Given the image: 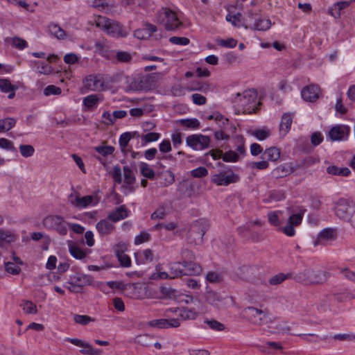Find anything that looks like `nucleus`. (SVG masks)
<instances>
[{"label": "nucleus", "mask_w": 355, "mask_h": 355, "mask_svg": "<svg viewBox=\"0 0 355 355\" xmlns=\"http://www.w3.org/2000/svg\"><path fill=\"white\" fill-rule=\"evenodd\" d=\"M257 92L254 89H248L242 94L237 93L234 98V103L243 108V112L250 113L257 109Z\"/></svg>", "instance_id": "f257e3e1"}, {"label": "nucleus", "mask_w": 355, "mask_h": 355, "mask_svg": "<svg viewBox=\"0 0 355 355\" xmlns=\"http://www.w3.org/2000/svg\"><path fill=\"white\" fill-rule=\"evenodd\" d=\"M96 26L112 37H125L128 35V32L120 23L105 17H98L96 21Z\"/></svg>", "instance_id": "f03ea898"}, {"label": "nucleus", "mask_w": 355, "mask_h": 355, "mask_svg": "<svg viewBox=\"0 0 355 355\" xmlns=\"http://www.w3.org/2000/svg\"><path fill=\"white\" fill-rule=\"evenodd\" d=\"M242 25L244 26L245 28L264 31L270 28L271 22L270 19L262 18L257 13L249 11L243 19Z\"/></svg>", "instance_id": "7ed1b4c3"}, {"label": "nucleus", "mask_w": 355, "mask_h": 355, "mask_svg": "<svg viewBox=\"0 0 355 355\" xmlns=\"http://www.w3.org/2000/svg\"><path fill=\"white\" fill-rule=\"evenodd\" d=\"M43 225L46 228L55 230L59 234L64 236L67 234L69 223L61 216L49 215L44 218Z\"/></svg>", "instance_id": "20e7f679"}, {"label": "nucleus", "mask_w": 355, "mask_h": 355, "mask_svg": "<svg viewBox=\"0 0 355 355\" xmlns=\"http://www.w3.org/2000/svg\"><path fill=\"white\" fill-rule=\"evenodd\" d=\"M335 214L342 220H349L355 211V201L352 199L341 198L334 203Z\"/></svg>", "instance_id": "39448f33"}, {"label": "nucleus", "mask_w": 355, "mask_h": 355, "mask_svg": "<svg viewBox=\"0 0 355 355\" xmlns=\"http://www.w3.org/2000/svg\"><path fill=\"white\" fill-rule=\"evenodd\" d=\"M158 21L168 31H176L182 26L176 13L170 9H164L160 12Z\"/></svg>", "instance_id": "423d86ee"}, {"label": "nucleus", "mask_w": 355, "mask_h": 355, "mask_svg": "<svg viewBox=\"0 0 355 355\" xmlns=\"http://www.w3.org/2000/svg\"><path fill=\"white\" fill-rule=\"evenodd\" d=\"M243 317L250 323L261 326L266 322V313L254 306H247L242 311Z\"/></svg>", "instance_id": "0eeeda50"}, {"label": "nucleus", "mask_w": 355, "mask_h": 355, "mask_svg": "<svg viewBox=\"0 0 355 355\" xmlns=\"http://www.w3.org/2000/svg\"><path fill=\"white\" fill-rule=\"evenodd\" d=\"M239 177L234 173L231 168L220 171L219 173L211 175L212 183L218 186H227L232 183L238 182Z\"/></svg>", "instance_id": "6e6552de"}, {"label": "nucleus", "mask_w": 355, "mask_h": 355, "mask_svg": "<svg viewBox=\"0 0 355 355\" xmlns=\"http://www.w3.org/2000/svg\"><path fill=\"white\" fill-rule=\"evenodd\" d=\"M210 141L209 136L201 134L191 135L186 138L187 145L194 150H202L208 148Z\"/></svg>", "instance_id": "1a4fd4ad"}, {"label": "nucleus", "mask_w": 355, "mask_h": 355, "mask_svg": "<svg viewBox=\"0 0 355 355\" xmlns=\"http://www.w3.org/2000/svg\"><path fill=\"white\" fill-rule=\"evenodd\" d=\"M69 202L72 206L78 209H83L89 205H96L99 202V198L96 195L79 197L71 193L69 196Z\"/></svg>", "instance_id": "9d476101"}, {"label": "nucleus", "mask_w": 355, "mask_h": 355, "mask_svg": "<svg viewBox=\"0 0 355 355\" xmlns=\"http://www.w3.org/2000/svg\"><path fill=\"white\" fill-rule=\"evenodd\" d=\"M84 87L89 91H103L105 89L104 80L101 74H90L83 80Z\"/></svg>", "instance_id": "9b49d317"}, {"label": "nucleus", "mask_w": 355, "mask_h": 355, "mask_svg": "<svg viewBox=\"0 0 355 355\" xmlns=\"http://www.w3.org/2000/svg\"><path fill=\"white\" fill-rule=\"evenodd\" d=\"M350 128L346 125H336L332 127L327 135L331 141L346 140L349 135Z\"/></svg>", "instance_id": "f8f14e48"}, {"label": "nucleus", "mask_w": 355, "mask_h": 355, "mask_svg": "<svg viewBox=\"0 0 355 355\" xmlns=\"http://www.w3.org/2000/svg\"><path fill=\"white\" fill-rule=\"evenodd\" d=\"M66 341H68L73 345L83 348L80 350V352L84 355H101L102 350L100 349H94L92 345L78 338H66Z\"/></svg>", "instance_id": "ddd939ff"}, {"label": "nucleus", "mask_w": 355, "mask_h": 355, "mask_svg": "<svg viewBox=\"0 0 355 355\" xmlns=\"http://www.w3.org/2000/svg\"><path fill=\"white\" fill-rule=\"evenodd\" d=\"M148 324L150 327L158 329L176 328L180 327V320L179 318H160L152 320Z\"/></svg>", "instance_id": "4468645a"}, {"label": "nucleus", "mask_w": 355, "mask_h": 355, "mask_svg": "<svg viewBox=\"0 0 355 355\" xmlns=\"http://www.w3.org/2000/svg\"><path fill=\"white\" fill-rule=\"evenodd\" d=\"M302 164H297L292 166L291 164L285 163L279 165L273 169L272 174V176L277 179L282 178L287 176L288 175L294 173L297 168H300Z\"/></svg>", "instance_id": "2eb2a0df"}, {"label": "nucleus", "mask_w": 355, "mask_h": 355, "mask_svg": "<svg viewBox=\"0 0 355 355\" xmlns=\"http://www.w3.org/2000/svg\"><path fill=\"white\" fill-rule=\"evenodd\" d=\"M69 279L74 284H77L78 286L83 289V286H91L94 284V279L92 276L89 275H85L83 273H75L70 275Z\"/></svg>", "instance_id": "dca6fc26"}, {"label": "nucleus", "mask_w": 355, "mask_h": 355, "mask_svg": "<svg viewBox=\"0 0 355 355\" xmlns=\"http://www.w3.org/2000/svg\"><path fill=\"white\" fill-rule=\"evenodd\" d=\"M319 92V87L317 85H311L302 89L301 95L304 101L313 102L318 98Z\"/></svg>", "instance_id": "f3484780"}, {"label": "nucleus", "mask_w": 355, "mask_h": 355, "mask_svg": "<svg viewBox=\"0 0 355 355\" xmlns=\"http://www.w3.org/2000/svg\"><path fill=\"white\" fill-rule=\"evenodd\" d=\"M309 284H319L324 283L327 279V272L323 270H313L309 268Z\"/></svg>", "instance_id": "a211bd4d"}, {"label": "nucleus", "mask_w": 355, "mask_h": 355, "mask_svg": "<svg viewBox=\"0 0 355 355\" xmlns=\"http://www.w3.org/2000/svg\"><path fill=\"white\" fill-rule=\"evenodd\" d=\"M103 101L101 94H90L83 98V105L89 110H93L96 108L98 103Z\"/></svg>", "instance_id": "6ab92c4d"}, {"label": "nucleus", "mask_w": 355, "mask_h": 355, "mask_svg": "<svg viewBox=\"0 0 355 355\" xmlns=\"http://www.w3.org/2000/svg\"><path fill=\"white\" fill-rule=\"evenodd\" d=\"M110 221L107 218L101 220L96 223V229L101 234L107 235L113 232L115 227Z\"/></svg>", "instance_id": "aec40b11"}, {"label": "nucleus", "mask_w": 355, "mask_h": 355, "mask_svg": "<svg viewBox=\"0 0 355 355\" xmlns=\"http://www.w3.org/2000/svg\"><path fill=\"white\" fill-rule=\"evenodd\" d=\"M209 227V223L206 219H199L196 220L191 227V231L198 232L200 235V239H202V236L205 235V232L208 230Z\"/></svg>", "instance_id": "412c9836"}, {"label": "nucleus", "mask_w": 355, "mask_h": 355, "mask_svg": "<svg viewBox=\"0 0 355 355\" xmlns=\"http://www.w3.org/2000/svg\"><path fill=\"white\" fill-rule=\"evenodd\" d=\"M135 258L137 264H144L153 259V253L150 249L138 251L135 253Z\"/></svg>", "instance_id": "4be33fe9"}, {"label": "nucleus", "mask_w": 355, "mask_h": 355, "mask_svg": "<svg viewBox=\"0 0 355 355\" xmlns=\"http://www.w3.org/2000/svg\"><path fill=\"white\" fill-rule=\"evenodd\" d=\"M128 216V211L124 205L116 207L114 211H111L107 218L112 222H117L127 218Z\"/></svg>", "instance_id": "5701e85b"}, {"label": "nucleus", "mask_w": 355, "mask_h": 355, "mask_svg": "<svg viewBox=\"0 0 355 355\" xmlns=\"http://www.w3.org/2000/svg\"><path fill=\"white\" fill-rule=\"evenodd\" d=\"M280 155L281 152L279 148L276 147H270L263 152L261 158L262 159H266L268 162H275L279 159Z\"/></svg>", "instance_id": "b1692460"}, {"label": "nucleus", "mask_w": 355, "mask_h": 355, "mask_svg": "<svg viewBox=\"0 0 355 355\" xmlns=\"http://www.w3.org/2000/svg\"><path fill=\"white\" fill-rule=\"evenodd\" d=\"M182 262L186 275H196L201 272L202 268L198 264L186 260H182Z\"/></svg>", "instance_id": "393cba45"}, {"label": "nucleus", "mask_w": 355, "mask_h": 355, "mask_svg": "<svg viewBox=\"0 0 355 355\" xmlns=\"http://www.w3.org/2000/svg\"><path fill=\"white\" fill-rule=\"evenodd\" d=\"M335 238V230L331 228H325L322 230L318 234L317 240L314 245H317L322 243L324 241L332 240Z\"/></svg>", "instance_id": "a878e982"}, {"label": "nucleus", "mask_w": 355, "mask_h": 355, "mask_svg": "<svg viewBox=\"0 0 355 355\" xmlns=\"http://www.w3.org/2000/svg\"><path fill=\"white\" fill-rule=\"evenodd\" d=\"M293 118L290 114H283L279 125L280 134L285 136L291 129Z\"/></svg>", "instance_id": "bb28decb"}, {"label": "nucleus", "mask_w": 355, "mask_h": 355, "mask_svg": "<svg viewBox=\"0 0 355 355\" xmlns=\"http://www.w3.org/2000/svg\"><path fill=\"white\" fill-rule=\"evenodd\" d=\"M181 266H182V262H175L171 265L170 270H169V278L175 279L180 277L183 275H186L184 274L185 271L184 268H181Z\"/></svg>", "instance_id": "cd10ccee"}, {"label": "nucleus", "mask_w": 355, "mask_h": 355, "mask_svg": "<svg viewBox=\"0 0 355 355\" xmlns=\"http://www.w3.org/2000/svg\"><path fill=\"white\" fill-rule=\"evenodd\" d=\"M351 4V1H339L334 4L329 13L336 18L340 17V10L347 8Z\"/></svg>", "instance_id": "c85d7f7f"}, {"label": "nucleus", "mask_w": 355, "mask_h": 355, "mask_svg": "<svg viewBox=\"0 0 355 355\" xmlns=\"http://www.w3.org/2000/svg\"><path fill=\"white\" fill-rule=\"evenodd\" d=\"M177 123L188 129L196 130L198 129L200 126V121L196 118L180 119Z\"/></svg>", "instance_id": "c756f323"}, {"label": "nucleus", "mask_w": 355, "mask_h": 355, "mask_svg": "<svg viewBox=\"0 0 355 355\" xmlns=\"http://www.w3.org/2000/svg\"><path fill=\"white\" fill-rule=\"evenodd\" d=\"M327 172L330 175H340L345 177L348 176L351 173L350 170L347 167L339 168L334 165L329 166L327 168Z\"/></svg>", "instance_id": "7c9ffc66"}, {"label": "nucleus", "mask_w": 355, "mask_h": 355, "mask_svg": "<svg viewBox=\"0 0 355 355\" xmlns=\"http://www.w3.org/2000/svg\"><path fill=\"white\" fill-rule=\"evenodd\" d=\"M139 168L141 173L144 177L148 178L150 180H153L155 178V171L149 166L148 164L141 162L139 163Z\"/></svg>", "instance_id": "2f4dec72"}, {"label": "nucleus", "mask_w": 355, "mask_h": 355, "mask_svg": "<svg viewBox=\"0 0 355 355\" xmlns=\"http://www.w3.org/2000/svg\"><path fill=\"white\" fill-rule=\"evenodd\" d=\"M198 315L195 310L188 308H181L178 316L183 320H194Z\"/></svg>", "instance_id": "473e14b6"}, {"label": "nucleus", "mask_w": 355, "mask_h": 355, "mask_svg": "<svg viewBox=\"0 0 355 355\" xmlns=\"http://www.w3.org/2000/svg\"><path fill=\"white\" fill-rule=\"evenodd\" d=\"M222 300V296L216 292L210 291L206 294L207 302L213 306H218Z\"/></svg>", "instance_id": "72a5a7b5"}, {"label": "nucleus", "mask_w": 355, "mask_h": 355, "mask_svg": "<svg viewBox=\"0 0 355 355\" xmlns=\"http://www.w3.org/2000/svg\"><path fill=\"white\" fill-rule=\"evenodd\" d=\"M20 306L26 314H35L37 312L36 304L29 300H23Z\"/></svg>", "instance_id": "f704fd0d"}, {"label": "nucleus", "mask_w": 355, "mask_h": 355, "mask_svg": "<svg viewBox=\"0 0 355 355\" xmlns=\"http://www.w3.org/2000/svg\"><path fill=\"white\" fill-rule=\"evenodd\" d=\"M132 139L131 132H126L123 133L119 137V145L122 152L125 154L129 150L126 148L128 145L130 140Z\"/></svg>", "instance_id": "c9c22d12"}, {"label": "nucleus", "mask_w": 355, "mask_h": 355, "mask_svg": "<svg viewBox=\"0 0 355 355\" xmlns=\"http://www.w3.org/2000/svg\"><path fill=\"white\" fill-rule=\"evenodd\" d=\"M51 33L59 40L64 39L66 36L65 31L58 25L52 24L49 26Z\"/></svg>", "instance_id": "e433bc0d"}, {"label": "nucleus", "mask_w": 355, "mask_h": 355, "mask_svg": "<svg viewBox=\"0 0 355 355\" xmlns=\"http://www.w3.org/2000/svg\"><path fill=\"white\" fill-rule=\"evenodd\" d=\"M161 177L162 178H164V181L161 182L163 187H168L175 182V175L171 170H166L162 172Z\"/></svg>", "instance_id": "4c0bfd02"}, {"label": "nucleus", "mask_w": 355, "mask_h": 355, "mask_svg": "<svg viewBox=\"0 0 355 355\" xmlns=\"http://www.w3.org/2000/svg\"><path fill=\"white\" fill-rule=\"evenodd\" d=\"M309 268L305 269L304 270L298 273H296L293 277V279L299 283L309 285Z\"/></svg>", "instance_id": "58836bf2"}, {"label": "nucleus", "mask_w": 355, "mask_h": 355, "mask_svg": "<svg viewBox=\"0 0 355 355\" xmlns=\"http://www.w3.org/2000/svg\"><path fill=\"white\" fill-rule=\"evenodd\" d=\"M124 182L128 186L132 185L136 180L135 176L133 174L131 168L128 166H123Z\"/></svg>", "instance_id": "ea45409f"}, {"label": "nucleus", "mask_w": 355, "mask_h": 355, "mask_svg": "<svg viewBox=\"0 0 355 355\" xmlns=\"http://www.w3.org/2000/svg\"><path fill=\"white\" fill-rule=\"evenodd\" d=\"M69 252L71 255L77 259H82L86 256L85 251L75 244L69 245Z\"/></svg>", "instance_id": "a19ab883"}, {"label": "nucleus", "mask_w": 355, "mask_h": 355, "mask_svg": "<svg viewBox=\"0 0 355 355\" xmlns=\"http://www.w3.org/2000/svg\"><path fill=\"white\" fill-rule=\"evenodd\" d=\"M16 237L9 232H5L0 230V245L2 246L4 243H10L15 241Z\"/></svg>", "instance_id": "79ce46f5"}, {"label": "nucleus", "mask_w": 355, "mask_h": 355, "mask_svg": "<svg viewBox=\"0 0 355 355\" xmlns=\"http://www.w3.org/2000/svg\"><path fill=\"white\" fill-rule=\"evenodd\" d=\"M15 120L12 118L0 120V132L10 130L15 126Z\"/></svg>", "instance_id": "37998d69"}, {"label": "nucleus", "mask_w": 355, "mask_h": 355, "mask_svg": "<svg viewBox=\"0 0 355 355\" xmlns=\"http://www.w3.org/2000/svg\"><path fill=\"white\" fill-rule=\"evenodd\" d=\"M17 87L12 85L8 79H0V89L2 92L8 93L17 89Z\"/></svg>", "instance_id": "c03bdc74"}, {"label": "nucleus", "mask_w": 355, "mask_h": 355, "mask_svg": "<svg viewBox=\"0 0 355 355\" xmlns=\"http://www.w3.org/2000/svg\"><path fill=\"white\" fill-rule=\"evenodd\" d=\"M150 80V77H144L139 80L137 85L136 82L132 83L130 87L132 89L135 90L147 89L149 88V86L147 84Z\"/></svg>", "instance_id": "a18cd8bd"}, {"label": "nucleus", "mask_w": 355, "mask_h": 355, "mask_svg": "<svg viewBox=\"0 0 355 355\" xmlns=\"http://www.w3.org/2000/svg\"><path fill=\"white\" fill-rule=\"evenodd\" d=\"M290 277L291 274L289 273H279L277 275H275L269 279V284L270 285H278L282 283L286 279L290 278Z\"/></svg>", "instance_id": "49530a36"}, {"label": "nucleus", "mask_w": 355, "mask_h": 355, "mask_svg": "<svg viewBox=\"0 0 355 355\" xmlns=\"http://www.w3.org/2000/svg\"><path fill=\"white\" fill-rule=\"evenodd\" d=\"M35 65L37 66V70L40 73L49 74L53 71L51 66L47 62L37 61L35 62Z\"/></svg>", "instance_id": "de8ad7c7"}, {"label": "nucleus", "mask_w": 355, "mask_h": 355, "mask_svg": "<svg viewBox=\"0 0 355 355\" xmlns=\"http://www.w3.org/2000/svg\"><path fill=\"white\" fill-rule=\"evenodd\" d=\"M305 210H300V211L297 214H292L289 216L288 222L292 224L294 226H297L301 224L303 215L304 214Z\"/></svg>", "instance_id": "09e8293b"}, {"label": "nucleus", "mask_w": 355, "mask_h": 355, "mask_svg": "<svg viewBox=\"0 0 355 355\" xmlns=\"http://www.w3.org/2000/svg\"><path fill=\"white\" fill-rule=\"evenodd\" d=\"M252 268L248 266H243L238 268L236 271L237 275L239 278L243 279H248L251 277Z\"/></svg>", "instance_id": "8fccbe9b"}, {"label": "nucleus", "mask_w": 355, "mask_h": 355, "mask_svg": "<svg viewBox=\"0 0 355 355\" xmlns=\"http://www.w3.org/2000/svg\"><path fill=\"white\" fill-rule=\"evenodd\" d=\"M252 135L254 136L257 139L263 141L270 135V131L268 129H257L252 132Z\"/></svg>", "instance_id": "3c124183"}, {"label": "nucleus", "mask_w": 355, "mask_h": 355, "mask_svg": "<svg viewBox=\"0 0 355 355\" xmlns=\"http://www.w3.org/2000/svg\"><path fill=\"white\" fill-rule=\"evenodd\" d=\"M19 149L21 153V155L24 157H31L35 153V149L33 147V146L28 145H28L21 144L19 146Z\"/></svg>", "instance_id": "603ef678"}, {"label": "nucleus", "mask_w": 355, "mask_h": 355, "mask_svg": "<svg viewBox=\"0 0 355 355\" xmlns=\"http://www.w3.org/2000/svg\"><path fill=\"white\" fill-rule=\"evenodd\" d=\"M239 159V154L234 150H229L223 155V160L226 162H236Z\"/></svg>", "instance_id": "864d4df0"}, {"label": "nucleus", "mask_w": 355, "mask_h": 355, "mask_svg": "<svg viewBox=\"0 0 355 355\" xmlns=\"http://www.w3.org/2000/svg\"><path fill=\"white\" fill-rule=\"evenodd\" d=\"M94 150L101 155L105 157L112 155L114 151V148L112 146H96Z\"/></svg>", "instance_id": "5fc2aeb1"}, {"label": "nucleus", "mask_w": 355, "mask_h": 355, "mask_svg": "<svg viewBox=\"0 0 355 355\" xmlns=\"http://www.w3.org/2000/svg\"><path fill=\"white\" fill-rule=\"evenodd\" d=\"M74 321L82 325H87L90 322L94 321V319L92 318L90 316L87 315H78L76 314L73 315Z\"/></svg>", "instance_id": "6e6d98bb"}, {"label": "nucleus", "mask_w": 355, "mask_h": 355, "mask_svg": "<svg viewBox=\"0 0 355 355\" xmlns=\"http://www.w3.org/2000/svg\"><path fill=\"white\" fill-rule=\"evenodd\" d=\"M0 148L14 152L15 153H17V149L13 145V143L11 141L5 138L0 139Z\"/></svg>", "instance_id": "4d7b16f0"}, {"label": "nucleus", "mask_w": 355, "mask_h": 355, "mask_svg": "<svg viewBox=\"0 0 355 355\" xmlns=\"http://www.w3.org/2000/svg\"><path fill=\"white\" fill-rule=\"evenodd\" d=\"M226 20L231 22L234 26H240V23L242 21V15L241 13H236L235 15L228 14L226 16Z\"/></svg>", "instance_id": "13d9d810"}, {"label": "nucleus", "mask_w": 355, "mask_h": 355, "mask_svg": "<svg viewBox=\"0 0 355 355\" xmlns=\"http://www.w3.org/2000/svg\"><path fill=\"white\" fill-rule=\"evenodd\" d=\"M160 137V134L157 132H148L141 136V139L145 143H149L157 141Z\"/></svg>", "instance_id": "bf43d9fd"}, {"label": "nucleus", "mask_w": 355, "mask_h": 355, "mask_svg": "<svg viewBox=\"0 0 355 355\" xmlns=\"http://www.w3.org/2000/svg\"><path fill=\"white\" fill-rule=\"evenodd\" d=\"M208 174L207 169L204 166H200L191 171V175L193 178H200L207 176Z\"/></svg>", "instance_id": "052dcab7"}, {"label": "nucleus", "mask_w": 355, "mask_h": 355, "mask_svg": "<svg viewBox=\"0 0 355 355\" xmlns=\"http://www.w3.org/2000/svg\"><path fill=\"white\" fill-rule=\"evenodd\" d=\"M169 42L173 44L186 46L189 44L190 40L184 37L173 36L169 38Z\"/></svg>", "instance_id": "680f3d73"}, {"label": "nucleus", "mask_w": 355, "mask_h": 355, "mask_svg": "<svg viewBox=\"0 0 355 355\" xmlns=\"http://www.w3.org/2000/svg\"><path fill=\"white\" fill-rule=\"evenodd\" d=\"M116 58L120 62H130L132 58L128 52L118 51L116 53Z\"/></svg>", "instance_id": "e2e57ef3"}, {"label": "nucleus", "mask_w": 355, "mask_h": 355, "mask_svg": "<svg viewBox=\"0 0 355 355\" xmlns=\"http://www.w3.org/2000/svg\"><path fill=\"white\" fill-rule=\"evenodd\" d=\"M279 211H270L268 214V222L273 226H279L281 222L279 219Z\"/></svg>", "instance_id": "0e129e2a"}, {"label": "nucleus", "mask_w": 355, "mask_h": 355, "mask_svg": "<svg viewBox=\"0 0 355 355\" xmlns=\"http://www.w3.org/2000/svg\"><path fill=\"white\" fill-rule=\"evenodd\" d=\"M116 255L118 259L120 262V264L123 267H130L131 265L130 258L125 254L119 252H116Z\"/></svg>", "instance_id": "69168bd1"}, {"label": "nucleus", "mask_w": 355, "mask_h": 355, "mask_svg": "<svg viewBox=\"0 0 355 355\" xmlns=\"http://www.w3.org/2000/svg\"><path fill=\"white\" fill-rule=\"evenodd\" d=\"M5 270L12 275H18L21 272V268L15 263L7 262L5 264Z\"/></svg>", "instance_id": "338daca9"}, {"label": "nucleus", "mask_w": 355, "mask_h": 355, "mask_svg": "<svg viewBox=\"0 0 355 355\" xmlns=\"http://www.w3.org/2000/svg\"><path fill=\"white\" fill-rule=\"evenodd\" d=\"M62 90L60 87L55 85H49L44 89V94L46 96L50 95H58L60 94Z\"/></svg>", "instance_id": "774afa93"}]
</instances>
